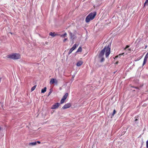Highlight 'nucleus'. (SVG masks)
<instances>
[{
    "label": "nucleus",
    "mask_w": 148,
    "mask_h": 148,
    "mask_svg": "<svg viewBox=\"0 0 148 148\" xmlns=\"http://www.w3.org/2000/svg\"><path fill=\"white\" fill-rule=\"evenodd\" d=\"M111 43H109L108 45L105 46L104 48L99 53L98 56L99 58H101L100 62H102L104 60V58L103 57L104 54L106 52L105 56L106 58H107L110 53V48Z\"/></svg>",
    "instance_id": "f257e3e1"
},
{
    "label": "nucleus",
    "mask_w": 148,
    "mask_h": 148,
    "mask_svg": "<svg viewBox=\"0 0 148 148\" xmlns=\"http://www.w3.org/2000/svg\"><path fill=\"white\" fill-rule=\"evenodd\" d=\"M96 13L95 12L93 13L91 12L89 14L86 18V22L88 23L90 21L92 20L96 15Z\"/></svg>",
    "instance_id": "f03ea898"
},
{
    "label": "nucleus",
    "mask_w": 148,
    "mask_h": 148,
    "mask_svg": "<svg viewBox=\"0 0 148 148\" xmlns=\"http://www.w3.org/2000/svg\"><path fill=\"white\" fill-rule=\"evenodd\" d=\"M7 57L13 60H16L20 58V55L18 53H14L8 55Z\"/></svg>",
    "instance_id": "7ed1b4c3"
},
{
    "label": "nucleus",
    "mask_w": 148,
    "mask_h": 148,
    "mask_svg": "<svg viewBox=\"0 0 148 148\" xmlns=\"http://www.w3.org/2000/svg\"><path fill=\"white\" fill-rule=\"evenodd\" d=\"M78 46V45H77L76 44H75L73 45L72 47L70 49L68 53L69 55Z\"/></svg>",
    "instance_id": "20e7f679"
},
{
    "label": "nucleus",
    "mask_w": 148,
    "mask_h": 148,
    "mask_svg": "<svg viewBox=\"0 0 148 148\" xmlns=\"http://www.w3.org/2000/svg\"><path fill=\"white\" fill-rule=\"evenodd\" d=\"M58 82L57 80L56 79L52 78L51 79L49 83L51 85L53 84L54 83L57 84H58Z\"/></svg>",
    "instance_id": "39448f33"
},
{
    "label": "nucleus",
    "mask_w": 148,
    "mask_h": 148,
    "mask_svg": "<svg viewBox=\"0 0 148 148\" xmlns=\"http://www.w3.org/2000/svg\"><path fill=\"white\" fill-rule=\"evenodd\" d=\"M71 106V103H68L65 104L63 107L62 108L63 109H65L70 108Z\"/></svg>",
    "instance_id": "423d86ee"
},
{
    "label": "nucleus",
    "mask_w": 148,
    "mask_h": 148,
    "mask_svg": "<svg viewBox=\"0 0 148 148\" xmlns=\"http://www.w3.org/2000/svg\"><path fill=\"white\" fill-rule=\"evenodd\" d=\"M60 105V103H56L53 105L52 107V109H56L58 108Z\"/></svg>",
    "instance_id": "0eeeda50"
},
{
    "label": "nucleus",
    "mask_w": 148,
    "mask_h": 148,
    "mask_svg": "<svg viewBox=\"0 0 148 148\" xmlns=\"http://www.w3.org/2000/svg\"><path fill=\"white\" fill-rule=\"evenodd\" d=\"M148 58V53H147V54L146 55L143 61V64L142 65V66H143L146 63L147 59Z\"/></svg>",
    "instance_id": "6e6552de"
},
{
    "label": "nucleus",
    "mask_w": 148,
    "mask_h": 148,
    "mask_svg": "<svg viewBox=\"0 0 148 148\" xmlns=\"http://www.w3.org/2000/svg\"><path fill=\"white\" fill-rule=\"evenodd\" d=\"M49 35L53 37H54L56 36H58V34H55L54 32L53 33L52 32H50L49 33Z\"/></svg>",
    "instance_id": "1a4fd4ad"
},
{
    "label": "nucleus",
    "mask_w": 148,
    "mask_h": 148,
    "mask_svg": "<svg viewBox=\"0 0 148 148\" xmlns=\"http://www.w3.org/2000/svg\"><path fill=\"white\" fill-rule=\"evenodd\" d=\"M83 63V62L82 61H79L77 62L76 65L78 66H81Z\"/></svg>",
    "instance_id": "9d476101"
},
{
    "label": "nucleus",
    "mask_w": 148,
    "mask_h": 148,
    "mask_svg": "<svg viewBox=\"0 0 148 148\" xmlns=\"http://www.w3.org/2000/svg\"><path fill=\"white\" fill-rule=\"evenodd\" d=\"M69 35L70 36V38L71 39H72V40H73L74 39V35L72 33H71V32H69Z\"/></svg>",
    "instance_id": "9b49d317"
},
{
    "label": "nucleus",
    "mask_w": 148,
    "mask_h": 148,
    "mask_svg": "<svg viewBox=\"0 0 148 148\" xmlns=\"http://www.w3.org/2000/svg\"><path fill=\"white\" fill-rule=\"evenodd\" d=\"M67 35V34L66 33H65L64 34L60 35V34H58V36H60L62 38H65L66 37Z\"/></svg>",
    "instance_id": "f8f14e48"
},
{
    "label": "nucleus",
    "mask_w": 148,
    "mask_h": 148,
    "mask_svg": "<svg viewBox=\"0 0 148 148\" xmlns=\"http://www.w3.org/2000/svg\"><path fill=\"white\" fill-rule=\"evenodd\" d=\"M68 95V93H66L63 96L62 98L66 100V99L67 98Z\"/></svg>",
    "instance_id": "ddd939ff"
},
{
    "label": "nucleus",
    "mask_w": 148,
    "mask_h": 148,
    "mask_svg": "<svg viewBox=\"0 0 148 148\" xmlns=\"http://www.w3.org/2000/svg\"><path fill=\"white\" fill-rule=\"evenodd\" d=\"M37 144V142H34L32 143H30L29 144V145H32V146H34L36 145Z\"/></svg>",
    "instance_id": "4468645a"
},
{
    "label": "nucleus",
    "mask_w": 148,
    "mask_h": 148,
    "mask_svg": "<svg viewBox=\"0 0 148 148\" xmlns=\"http://www.w3.org/2000/svg\"><path fill=\"white\" fill-rule=\"evenodd\" d=\"M46 89L47 88L46 87H45L44 88L42 89L41 92L42 93L45 92L46 91Z\"/></svg>",
    "instance_id": "2eb2a0df"
},
{
    "label": "nucleus",
    "mask_w": 148,
    "mask_h": 148,
    "mask_svg": "<svg viewBox=\"0 0 148 148\" xmlns=\"http://www.w3.org/2000/svg\"><path fill=\"white\" fill-rule=\"evenodd\" d=\"M82 51V48L81 47H79L78 48L76 52H81Z\"/></svg>",
    "instance_id": "dca6fc26"
},
{
    "label": "nucleus",
    "mask_w": 148,
    "mask_h": 148,
    "mask_svg": "<svg viewBox=\"0 0 148 148\" xmlns=\"http://www.w3.org/2000/svg\"><path fill=\"white\" fill-rule=\"evenodd\" d=\"M65 100V99H63V98H62V99H61V100L60 101V104H62L64 102Z\"/></svg>",
    "instance_id": "f3484780"
},
{
    "label": "nucleus",
    "mask_w": 148,
    "mask_h": 148,
    "mask_svg": "<svg viewBox=\"0 0 148 148\" xmlns=\"http://www.w3.org/2000/svg\"><path fill=\"white\" fill-rule=\"evenodd\" d=\"M36 85H35L34 86H33L31 89V91H34L35 88H36Z\"/></svg>",
    "instance_id": "a211bd4d"
},
{
    "label": "nucleus",
    "mask_w": 148,
    "mask_h": 148,
    "mask_svg": "<svg viewBox=\"0 0 148 148\" xmlns=\"http://www.w3.org/2000/svg\"><path fill=\"white\" fill-rule=\"evenodd\" d=\"M52 89H50V91L48 95V96H49L50 95L51 93L52 92Z\"/></svg>",
    "instance_id": "6ab92c4d"
},
{
    "label": "nucleus",
    "mask_w": 148,
    "mask_h": 148,
    "mask_svg": "<svg viewBox=\"0 0 148 148\" xmlns=\"http://www.w3.org/2000/svg\"><path fill=\"white\" fill-rule=\"evenodd\" d=\"M148 3V0H146L145 3H144V6L145 5H148V4L147 3Z\"/></svg>",
    "instance_id": "aec40b11"
},
{
    "label": "nucleus",
    "mask_w": 148,
    "mask_h": 148,
    "mask_svg": "<svg viewBox=\"0 0 148 148\" xmlns=\"http://www.w3.org/2000/svg\"><path fill=\"white\" fill-rule=\"evenodd\" d=\"M116 111L115 109L114 110L112 113V115L113 116L115 113Z\"/></svg>",
    "instance_id": "412c9836"
},
{
    "label": "nucleus",
    "mask_w": 148,
    "mask_h": 148,
    "mask_svg": "<svg viewBox=\"0 0 148 148\" xmlns=\"http://www.w3.org/2000/svg\"><path fill=\"white\" fill-rule=\"evenodd\" d=\"M146 147H147V148H148V140L146 141Z\"/></svg>",
    "instance_id": "4be33fe9"
},
{
    "label": "nucleus",
    "mask_w": 148,
    "mask_h": 148,
    "mask_svg": "<svg viewBox=\"0 0 148 148\" xmlns=\"http://www.w3.org/2000/svg\"><path fill=\"white\" fill-rule=\"evenodd\" d=\"M129 47H130V46H129V45H127L126 47L124 48V50H126L127 48Z\"/></svg>",
    "instance_id": "5701e85b"
},
{
    "label": "nucleus",
    "mask_w": 148,
    "mask_h": 148,
    "mask_svg": "<svg viewBox=\"0 0 148 148\" xmlns=\"http://www.w3.org/2000/svg\"><path fill=\"white\" fill-rule=\"evenodd\" d=\"M67 40V38H65L63 40V42H64L66 41Z\"/></svg>",
    "instance_id": "b1692460"
},
{
    "label": "nucleus",
    "mask_w": 148,
    "mask_h": 148,
    "mask_svg": "<svg viewBox=\"0 0 148 148\" xmlns=\"http://www.w3.org/2000/svg\"><path fill=\"white\" fill-rule=\"evenodd\" d=\"M131 87H132V88H134L136 89H138V87H134V86H132Z\"/></svg>",
    "instance_id": "393cba45"
},
{
    "label": "nucleus",
    "mask_w": 148,
    "mask_h": 148,
    "mask_svg": "<svg viewBox=\"0 0 148 148\" xmlns=\"http://www.w3.org/2000/svg\"><path fill=\"white\" fill-rule=\"evenodd\" d=\"M37 142V143H38L39 144H40V142L39 141H37V142Z\"/></svg>",
    "instance_id": "a878e982"
},
{
    "label": "nucleus",
    "mask_w": 148,
    "mask_h": 148,
    "mask_svg": "<svg viewBox=\"0 0 148 148\" xmlns=\"http://www.w3.org/2000/svg\"><path fill=\"white\" fill-rule=\"evenodd\" d=\"M139 60V59H137V60H135V61H137Z\"/></svg>",
    "instance_id": "bb28decb"
},
{
    "label": "nucleus",
    "mask_w": 148,
    "mask_h": 148,
    "mask_svg": "<svg viewBox=\"0 0 148 148\" xmlns=\"http://www.w3.org/2000/svg\"><path fill=\"white\" fill-rule=\"evenodd\" d=\"M137 120H138V119H136L135 120V121H137Z\"/></svg>",
    "instance_id": "cd10ccee"
},
{
    "label": "nucleus",
    "mask_w": 148,
    "mask_h": 148,
    "mask_svg": "<svg viewBox=\"0 0 148 148\" xmlns=\"http://www.w3.org/2000/svg\"><path fill=\"white\" fill-rule=\"evenodd\" d=\"M118 57V56H116L115 57V58H117Z\"/></svg>",
    "instance_id": "c85d7f7f"
},
{
    "label": "nucleus",
    "mask_w": 148,
    "mask_h": 148,
    "mask_svg": "<svg viewBox=\"0 0 148 148\" xmlns=\"http://www.w3.org/2000/svg\"><path fill=\"white\" fill-rule=\"evenodd\" d=\"M128 50H130V49H128Z\"/></svg>",
    "instance_id": "c756f323"
},
{
    "label": "nucleus",
    "mask_w": 148,
    "mask_h": 148,
    "mask_svg": "<svg viewBox=\"0 0 148 148\" xmlns=\"http://www.w3.org/2000/svg\"><path fill=\"white\" fill-rule=\"evenodd\" d=\"M117 63H118V62H116V64H117Z\"/></svg>",
    "instance_id": "7c9ffc66"
},
{
    "label": "nucleus",
    "mask_w": 148,
    "mask_h": 148,
    "mask_svg": "<svg viewBox=\"0 0 148 148\" xmlns=\"http://www.w3.org/2000/svg\"><path fill=\"white\" fill-rule=\"evenodd\" d=\"M147 53H148V52H147Z\"/></svg>",
    "instance_id": "2f4dec72"
}]
</instances>
